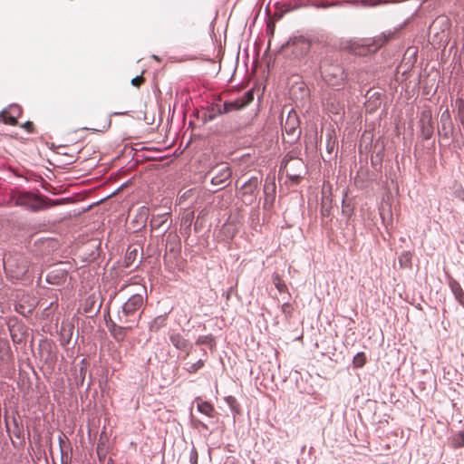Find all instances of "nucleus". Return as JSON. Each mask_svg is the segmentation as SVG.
<instances>
[{
  "mask_svg": "<svg viewBox=\"0 0 464 464\" xmlns=\"http://www.w3.org/2000/svg\"><path fill=\"white\" fill-rule=\"evenodd\" d=\"M142 293H137L129 297L118 311L117 321L119 323L139 324L143 313L145 302L147 300V291L144 286L141 287Z\"/></svg>",
  "mask_w": 464,
  "mask_h": 464,
  "instance_id": "1",
  "label": "nucleus"
},
{
  "mask_svg": "<svg viewBox=\"0 0 464 464\" xmlns=\"http://www.w3.org/2000/svg\"><path fill=\"white\" fill-rule=\"evenodd\" d=\"M15 203L17 206L24 207L31 211L37 212L56 206L59 200H53L42 195H34L30 192H21L18 194Z\"/></svg>",
  "mask_w": 464,
  "mask_h": 464,
  "instance_id": "2",
  "label": "nucleus"
},
{
  "mask_svg": "<svg viewBox=\"0 0 464 464\" xmlns=\"http://www.w3.org/2000/svg\"><path fill=\"white\" fill-rule=\"evenodd\" d=\"M261 182L260 176H252L237 188V196L244 205L250 206L255 202Z\"/></svg>",
  "mask_w": 464,
  "mask_h": 464,
  "instance_id": "3",
  "label": "nucleus"
},
{
  "mask_svg": "<svg viewBox=\"0 0 464 464\" xmlns=\"http://www.w3.org/2000/svg\"><path fill=\"white\" fill-rule=\"evenodd\" d=\"M232 171L226 164L217 165L207 175H211L210 182L213 186L225 187V183L230 179Z\"/></svg>",
  "mask_w": 464,
  "mask_h": 464,
  "instance_id": "4",
  "label": "nucleus"
},
{
  "mask_svg": "<svg viewBox=\"0 0 464 464\" xmlns=\"http://www.w3.org/2000/svg\"><path fill=\"white\" fill-rule=\"evenodd\" d=\"M172 220L170 219L169 213L152 215L150 227L153 231H159L164 235L170 227Z\"/></svg>",
  "mask_w": 464,
  "mask_h": 464,
  "instance_id": "5",
  "label": "nucleus"
},
{
  "mask_svg": "<svg viewBox=\"0 0 464 464\" xmlns=\"http://www.w3.org/2000/svg\"><path fill=\"white\" fill-rule=\"evenodd\" d=\"M276 178L275 176H267L265 180L263 192H264V208H270L274 205L276 199Z\"/></svg>",
  "mask_w": 464,
  "mask_h": 464,
  "instance_id": "6",
  "label": "nucleus"
},
{
  "mask_svg": "<svg viewBox=\"0 0 464 464\" xmlns=\"http://www.w3.org/2000/svg\"><path fill=\"white\" fill-rule=\"evenodd\" d=\"M136 326L130 324L119 323L113 320H110L108 323V328L111 334L117 342H121L125 339L127 332L134 329Z\"/></svg>",
  "mask_w": 464,
  "mask_h": 464,
  "instance_id": "7",
  "label": "nucleus"
},
{
  "mask_svg": "<svg viewBox=\"0 0 464 464\" xmlns=\"http://www.w3.org/2000/svg\"><path fill=\"white\" fill-rule=\"evenodd\" d=\"M284 130L287 135L292 136L294 139H299L301 130L299 129V121L295 112H293V114L289 112Z\"/></svg>",
  "mask_w": 464,
  "mask_h": 464,
  "instance_id": "8",
  "label": "nucleus"
},
{
  "mask_svg": "<svg viewBox=\"0 0 464 464\" xmlns=\"http://www.w3.org/2000/svg\"><path fill=\"white\" fill-rule=\"evenodd\" d=\"M419 124L421 137L424 140H430L433 134V125L430 112H422Z\"/></svg>",
  "mask_w": 464,
  "mask_h": 464,
  "instance_id": "9",
  "label": "nucleus"
},
{
  "mask_svg": "<svg viewBox=\"0 0 464 464\" xmlns=\"http://www.w3.org/2000/svg\"><path fill=\"white\" fill-rule=\"evenodd\" d=\"M169 341L177 350L185 352L186 355L189 354L192 345L189 343V342L187 339L183 338V336L180 334H178V333L170 334Z\"/></svg>",
  "mask_w": 464,
  "mask_h": 464,
  "instance_id": "10",
  "label": "nucleus"
},
{
  "mask_svg": "<svg viewBox=\"0 0 464 464\" xmlns=\"http://www.w3.org/2000/svg\"><path fill=\"white\" fill-rule=\"evenodd\" d=\"M21 107L17 104H12L7 110L3 111V121L10 125H15L17 123V118L21 115Z\"/></svg>",
  "mask_w": 464,
  "mask_h": 464,
  "instance_id": "11",
  "label": "nucleus"
},
{
  "mask_svg": "<svg viewBox=\"0 0 464 464\" xmlns=\"http://www.w3.org/2000/svg\"><path fill=\"white\" fill-rule=\"evenodd\" d=\"M287 45L294 46L296 49H299V54L306 53L310 49V42L304 36L299 35L292 37L288 40Z\"/></svg>",
  "mask_w": 464,
  "mask_h": 464,
  "instance_id": "12",
  "label": "nucleus"
},
{
  "mask_svg": "<svg viewBox=\"0 0 464 464\" xmlns=\"http://www.w3.org/2000/svg\"><path fill=\"white\" fill-rule=\"evenodd\" d=\"M449 287L452 292L455 299L459 302L460 305L464 307V291L459 283L453 278H450Z\"/></svg>",
  "mask_w": 464,
  "mask_h": 464,
  "instance_id": "13",
  "label": "nucleus"
},
{
  "mask_svg": "<svg viewBox=\"0 0 464 464\" xmlns=\"http://www.w3.org/2000/svg\"><path fill=\"white\" fill-rule=\"evenodd\" d=\"M180 249V240L177 234L169 233L166 237V250L177 253Z\"/></svg>",
  "mask_w": 464,
  "mask_h": 464,
  "instance_id": "14",
  "label": "nucleus"
},
{
  "mask_svg": "<svg viewBox=\"0 0 464 464\" xmlns=\"http://www.w3.org/2000/svg\"><path fill=\"white\" fill-rule=\"evenodd\" d=\"M167 324V314H160L155 317L150 324L149 329L150 332H158Z\"/></svg>",
  "mask_w": 464,
  "mask_h": 464,
  "instance_id": "15",
  "label": "nucleus"
},
{
  "mask_svg": "<svg viewBox=\"0 0 464 464\" xmlns=\"http://www.w3.org/2000/svg\"><path fill=\"white\" fill-rule=\"evenodd\" d=\"M197 408L200 413L205 414L208 417H213V413H214L215 410H214V407L212 406V404H210L209 402L200 401L198 403Z\"/></svg>",
  "mask_w": 464,
  "mask_h": 464,
  "instance_id": "16",
  "label": "nucleus"
},
{
  "mask_svg": "<svg viewBox=\"0 0 464 464\" xmlns=\"http://www.w3.org/2000/svg\"><path fill=\"white\" fill-rule=\"evenodd\" d=\"M225 401L227 404V406L229 407L230 411L234 413V415L240 413V411H241L240 405L234 396L229 395V396L225 397Z\"/></svg>",
  "mask_w": 464,
  "mask_h": 464,
  "instance_id": "17",
  "label": "nucleus"
},
{
  "mask_svg": "<svg viewBox=\"0 0 464 464\" xmlns=\"http://www.w3.org/2000/svg\"><path fill=\"white\" fill-rule=\"evenodd\" d=\"M394 35V33H382L374 40V48L379 49L382 45H384L390 39H392Z\"/></svg>",
  "mask_w": 464,
  "mask_h": 464,
  "instance_id": "18",
  "label": "nucleus"
},
{
  "mask_svg": "<svg viewBox=\"0 0 464 464\" xmlns=\"http://www.w3.org/2000/svg\"><path fill=\"white\" fill-rule=\"evenodd\" d=\"M137 256H138V250L136 248L131 249L130 247H129L126 252L125 258H124V266L130 267L132 266V264L134 263Z\"/></svg>",
  "mask_w": 464,
  "mask_h": 464,
  "instance_id": "19",
  "label": "nucleus"
},
{
  "mask_svg": "<svg viewBox=\"0 0 464 464\" xmlns=\"http://www.w3.org/2000/svg\"><path fill=\"white\" fill-rule=\"evenodd\" d=\"M205 364L204 360L199 359L196 362L193 363H186L183 369L188 373H196L198 372Z\"/></svg>",
  "mask_w": 464,
  "mask_h": 464,
  "instance_id": "20",
  "label": "nucleus"
},
{
  "mask_svg": "<svg viewBox=\"0 0 464 464\" xmlns=\"http://www.w3.org/2000/svg\"><path fill=\"white\" fill-rule=\"evenodd\" d=\"M197 344L207 345L210 348L216 345L215 339L211 334L200 335L196 341Z\"/></svg>",
  "mask_w": 464,
  "mask_h": 464,
  "instance_id": "21",
  "label": "nucleus"
},
{
  "mask_svg": "<svg viewBox=\"0 0 464 464\" xmlns=\"http://www.w3.org/2000/svg\"><path fill=\"white\" fill-rule=\"evenodd\" d=\"M411 253L404 251L399 256V263L402 267H410L411 266Z\"/></svg>",
  "mask_w": 464,
  "mask_h": 464,
  "instance_id": "22",
  "label": "nucleus"
},
{
  "mask_svg": "<svg viewBox=\"0 0 464 464\" xmlns=\"http://www.w3.org/2000/svg\"><path fill=\"white\" fill-rule=\"evenodd\" d=\"M240 102V105L244 109L254 100V92L253 90H249L244 93V95L237 99Z\"/></svg>",
  "mask_w": 464,
  "mask_h": 464,
  "instance_id": "23",
  "label": "nucleus"
},
{
  "mask_svg": "<svg viewBox=\"0 0 464 464\" xmlns=\"http://www.w3.org/2000/svg\"><path fill=\"white\" fill-rule=\"evenodd\" d=\"M365 362H366V356H365L364 353H362V352L357 353L354 355L353 360V363L354 367L361 368L365 364Z\"/></svg>",
  "mask_w": 464,
  "mask_h": 464,
  "instance_id": "24",
  "label": "nucleus"
},
{
  "mask_svg": "<svg viewBox=\"0 0 464 464\" xmlns=\"http://www.w3.org/2000/svg\"><path fill=\"white\" fill-rule=\"evenodd\" d=\"M335 146H336V141H335V139L334 137L333 136L332 133H328L327 134V138H326V150L329 154H332L334 150H335Z\"/></svg>",
  "mask_w": 464,
  "mask_h": 464,
  "instance_id": "25",
  "label": "nucleus"
},
{
  "mask_svg": "<svg viewBox=\"0 0 464 464\" xmlns=\"http://www.w3.org/2000/svg\"><path fill=\"white\" fill-rule=\"evenodd\" d=\"M452 443L455 448H461L464 446V430L453 437Z\"/></svg>",
  "mask_w": 464,
  "mask_h": 464,
  "instance_id": "26",
  "label": "nucleus"
},
{
  "mask_svg": "<svg viewBox=\"0 0 464 464\" xmlns=\"http://www.w3.org/2000/svg\"><path fill=\"white\" fill-rule=\"evenodd\" d=\"M193 212L191 213H188L183 218H182V224L183 225H186L187 227L185 228V230L187 231L188 234H189V230H190V226L192 224V221H193Z\"/></svg>",
  "mask_w": 464,
  "mask_h": 464,
  "instance_id": "27",
  "label": "nucleus"
},
{
  "mask_svg": "<svg viewBox=\"0 0 464 464\" xmlns=\"http://www.w3.org/2000/svg\"><path fill=\"white\" fill-rule=\"evenodd\" d=\"M227 103L229 107L230 112L235 111H240L243 109L237 99L232 102H227Z\"/></svg>",
  "mask_w": 464,
  "mask_h": 464,
  "instance_id": "28",
  "label": "nucleus"
},
{
  "mask_svg": "<svg viewBox=\"0 0 464 464\" xmlns=\"http://www.w3.org/2000/svg\"><path fill=\"white\" fill-rule=\"evenodd\" d=\"M144 82L142 75H138L131 80V84L135 87H140Z\"/></svg>",
  "mask_w": 464,
  "mask_h": 464,
  "instance_id": "29",
  "label": "nucleus"
},
{
  "mask_svg": "<svg viewBox=\"0 0 464 464\" xmlns=\"http://www.w3.org/2000/svg\"><path fill=\"white\" fill-rule=\"evenodd\" d=\"M211 108V111L217 114V116L218 115H223V111H222V107H221V104L219 103H216V104H212L210 106Z\"/></svg>",
  "mask_w": 464,
  "mask_h": 464,
  "instance_id": "30",
  "label": "nucleus"
},
{
  "mask_svg": "<svg viewBox=\"0 0 464 464\" xmlns=\"http://www.w3.org/2000/svg\"><path fill=\"white\" fill-rule=\"evenodd\" d=\"M189 461L191 464H197L198 462V452L195 448L190 451Z\"/></svg>",
  "mask_w": 464,
  "mask_h": 464,
  "instance_id": "31",
  "label": "nucleus"
},
{
  "mask_svg": "<svg viewBox=\"0 0 464 464\" xmlns=\"http://www.w3.org/2000/svg\"><path fill=\"white\" fill-rule=\"evenodd\" d=\"M275 285L279 292H285L287 289L285 284L280 279H278L277 282L275 283Z\"/></svg>",
  "mask_w": 464,
  "mask_h": 464,
  "instance_id": "32",
  "label": "nucleus"
},
{
  "mask_svg": "<svg viewBox=\"0 0 464 464\" xmlns=\"http://www.w3.org/2000/svg\"><path fill=\"white\" fill-rule=\"evenodd\" d=\"M330 211H331L330 207H325L324 205H322L321 215L324 218H328L330 216Z\"/></svg>",
  "mask_w": 464,
  "mask_h": 464,
  "instance_id": "33",
  "label": "nucleus"
},
{
  "mask_svg": "<svg viewBox=\"0 0 464 464\" xmlns=\"http://www.w3.org/2000/svg\"><path fill=\"white\" fill-rule=\"evenodd\" d=\"M343 214L346 215L348 218L351 216L352 209L349 208V206L345 205V199H343Z\"/></svg>",
  "mask_w": 464,
  "mask_h": 464,
  "instance_id": "34",
  "label": "nucleus"
},
{
  "mask_svg": "<svg viewBox=\"0 0 464 464\" xmlns=\"http://www.w3.org/2000/svg\"><path fill=\"white\" fill-rule=\"evenodd\" d=\"M282 312L285 314L291 313V304L289 303H284L282 304Z\"/></svg>",
  "mask_w": 464,
  "mask_h": 464,
  "instance_id": "35",
  "label": "nucleus"
},
{
  "mask_svg": "<svg viewBox=\"0 0 464 464\" xmlns=\"http://www.w3.org/2000/svg\"><path fill=\"white\" fill-rule=\"evenodd\" d=\"M23 128H24L28 132H33V123L31 121L24 122Z\"/></svg>",
  "mask_w": 464,
  "mask_h": 464,
  "instance_id": "36",
  "label": "nucleus"
},
{
  "mask_svg": "<svg viewBox=\"0 0 464 464\" xmlns=\"http://www.w3.org/2000/svg\"><path fill=\"white\" fill-rule=\"evenodd\" d=\"M221 107H222V111H223V114H226V113H228L230 112L229 111V107L227 103V102H225L224 103L221 104Z\"/></svg>",
  "mask_w": 464,
  "mask_h": 464,
  "instance_id": "37",
  "label": "nucleus"
},
{
  "mask_svg": "<svg viewBox=\"0 0 464 464\" xmlns=\"http://www.w3.org/2000/svg\"><path fill=\"white\" fill-rule=\"evenodd\" d=\"M53 272H52V273L48 274V275H47V276H46V281H47L49 284H56V282H55V281L53 280Z\"/></svg>",
  "mask_w": 464,
  "mask_h": 464,
  "instance_id": "38",
  "label": "nucleus"
},
{
  "mask_svg": "<svg viewBox=\"0 0 464 464\" xmlns=\"http://www.w3.org/2000/svg\"><path fill=\"white\" fill-rule=\"evenodd\" d=\"M216 118H217V114H216V113H214V112L211 111V108H209V113H208V119L209 121H213V120H215Z\"/></svg>",
  "mask_w": 464,
  "mask_h": 464,
  "instance_id": "39",
  "label": "nucleus"
},
{
  "mask_svg": "<svg viewBox=\"0 0 464 464\" xmlns=\"http://www.w3.org/2000/svg\"><path fill=\"white\" fill-rule=\"evenodd\" d=\"M293 160V158H292V157H290V158L288 159V158H287V156H285V157L284 158L283 161H282V166L284 165V167H285V168H286V167H287L288 162H289L290 160Z\"/></svg>",
  "mask_w": 464,
  "mask_h": 464,
  "instance_id": "40",
  "label": "nucleus"
},
{
  "mask_svg": "<svg viewBox=\"0 0 464 464\" xmlns=\"http://www.w3.org/2000/svg\"><path fill=\"white\" fill-rule=\"evenodd\" d=\"M14 434L16 438L20 439L22 436V430L17 427V430L14 431Z\"/></svg>",
  "mask_w": 464,
  "mask_h": 464,
  "instance_id": "41",
  "label": "nucleus"
},
{
  "mask_svg": "<svg viewBox=\"0 0 464 464\" xmlns=\"http://www.w3.org/2000/svg\"><path fill=\"white\" fill-rule=\"evenodd\" d=\"M197 424L198 426H200L201 428L205 429V430H208V426L207 424H205L204 422L200 421V420H197Z\"/></svg>",
  "mask_w": 464,
  "mask_h": 464,
  "instance_id": "42",
  "label": "nucleus"
},
{
  "mask_svg": "<svg viewBox=\"0 0 464 464\" xmlns=\"http://www.w3.org/2000/svg\"><path fill=\"white\" fill-rule=\"evenodd\" d=\"M287 175L289 176L290 179H299L300 178V175L299 174H296V175H292V174H289L287 173Z\"/></svg>",
  "mask_w": 464,
  "mask_h": 464,
  "instance_id": "43",
  "label": "nucleus"
},
{
  "mask_svg": "<svg viewBox=\"0 0 464 464\" xmlns=\"http://www.w3.org/2000/svg\"><path fill=\"white\" fill-rule=\"evenodd\" d=\"M295 163H296L298 166H303V164H304L300 160H295Z\"/></svg>",
  "mask_w": 464,
  "mask_h": 464,
  "instance_id": "44",
  "label": "nucleus"
},
{
  "mask_svg": "<svg viewBox=\"0 0 464 464\" xmlns=\"http://www.w3.org/2000/svg\"><path fill=\"white\" fill-rule=\"evenodd\" d=\"M12 339H13V342H14V343H19L20 342V340H16L15 339V335H13V334H12Z\"/></svg>",
  "mask_w": 464,
  "mask_h": 464,
  "instance_id": "45",
  "label": "nucleus"
},
{
  "mask_svg": "<svg viewBox=\"0 0 464 464\" xmlns=\"http://www.w3.org/2000/svg\"><path fill=\"white\" fill-rule=\"evenodd\" d=\"M198 228H199V226H198V223L196 222L195 227H194L195 231H198Z\"/></svg>",
  "mask_w": 464,
  "mask_h": 464,
  "instance_id": "46",
  "label": "nucleus"
},
{
  "mask_svg": "<svg viewBox=\"0 0 464 464\" xmlns=\"http://www.w3.org/2000/svg\"><path fill=\"white\" fill-rule=\"evenodd\" d=\"M198 228H199V226H198V223L196 222L195 227H194L195 231H198Z\"/></svg>",
  "mask_w": 464,
  "mask_h": 464,
  "instance_id": "47",
  "label": "nucleus"
},
{
  "mask_svg": "<svg viewBox=\"0 0 464 464\" xmlns=\"http://www.w3.org/2000/svg\"><path fill=\"white\" fill-rule=\"evenodd\" d=\"M59 442H60V447L62 448L63 439H62V437H61V436L59 437Z\"/></svg>",
  "mask_w": 464,
  "mask_h": 464,
  "instance_id": "48",
  "label": "nucleus"
},
{
  "mask_svg": "<svg viewBox=\"0 0 464 464\" xmlns=\"http://www.w3.org/2000/svg\"><path fill=\"white\" fill-rule=\"evenodd\" d=\"M153 58L156 59V60L159 59L157 55H153Z\"/></svg>",
  "mask_w": 464,
  "mask_h": 464,
  "instance_id": "49",
  "label": "nucleus"
}]
</instances>
